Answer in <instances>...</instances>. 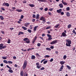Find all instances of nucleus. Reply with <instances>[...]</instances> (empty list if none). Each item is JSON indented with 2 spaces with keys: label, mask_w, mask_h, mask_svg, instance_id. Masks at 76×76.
<instances>
[{
  "label": "nucleus",
  "mask_w": 76,
  "mask_h": 76,
  "mask_svg": "<svg viewBox=\"0 0 76 76\" xmlns=\"http://www.w3.org/2000/svg\"><path fill=\"white\" fill-rule=\"evenodd\" d=\"M66 45L67 47H71L70 44H72V41L69 40V39H66Z\"/></svg>",
  "instance_id": "f257e3e1"
},
{
  "label": "nucleus",
  "mask_w": 76,
  "mask_h": 76,
  "mask_svg": "<svg viewBox=\"0 0 76 76\" xmlns=\"http://www.w3.org/2000/svg\"><path fill=\"white\" fill-rule=\"evenodd\" d=\"M27 61H26V60L25 61L23 64V69H26V66H27Z\"/></svg>",
  "instance_id": "f03ea898"
},
{
  "label": "nucleus",
  "mask_w": 76,
  "mask_h": 76,
  "mask_svg": "<svg viewBox=\"0 0 76 76\" xmlns=\"http://www.w3.org/2000/svg\"><path fill=\"white\" fill-rule=\"evenodd\" d=\"M57 43V40H55L51 42L50 44H51V45H53V44H56V43Z\"/></svg>",
  "instance_id": "7ed1b4c3"
},
{
  "label": "nucleus",
  "mask_w": 76,
  "mask_h": 76,
  "mask_svg": "<svg viewBox=\"0 0 76 76\" xmlns=\"http://www.w3.org/2000/svg\"><path fill=\"white\" fill-rule=\"evenodd\" d=\"M67 37V35L66 34V33L64 32H62V34L61 35V37Z\"/></svg>",
  "instance_id": "20e7f679"
},
{
  "label": "nucleus",
  "mask_w": 76,
  "mask_h": 76,
  "mask_svg": "<svg viewBox=\"0 0 76 76\" xmlns=\"http://www.w3.org/2000/svg\"><path fill=\"white\" fill-rule=\"evenodd\" d=\"M61 11H62V9H60L59 10H57L56 12L58 13H60L61 12Z\"/></svg>",
  "instance_id": "39448f33"
},
{
  "label": "nucleus",
  "mask_w": 76,
  "mask_h": 76,
  "mask_svg": "<svg viewBox=\"0 0 76 76\" xmlns=\"http://www.w3.org/2000/svg\"><path fill=\"white\" fill-rule=\"evenodd\" d=\"M30 24V23H26L24 24V26L26 27H28V26H29Z\"/></svg>",
  "instance_id": "423d86ee"
},
{
  "label": "nucleus",
  "mask_w": 76,
  "mask_h": 76,
  "mask_svg": "<svg viewBox=\"0 0 76 76\" xmlns=\"http://www.w3.org/2000/svg\"><path fill=\"white\" fill-rule=\"evenodd\" d=\"M61 2L63 4L65 5V6L67 5V3L64 2V1H63V0H62Z\"/></svg>",
  "instance_id": "0eeeda50"
},
{
  "label": "nucleus",
  "mask_w": 76,
  "mask_h": 76,
  "mask_svg": "<svg viewBox=\"0 0 76 76\" xmlns=\"http://www.w3.org/2000/svg\"><path fill=\"white\" fill-rule=\"evenodd\" d=\"M59 6L60 8H63V5L62 4H59Z\"/></svg>",
  "instance_id": "6e6552de"
},
{
  "label": "nucleus",
  "mask_w": 76,
  "mask_h": 76,
  "mask_svg": "<svg viewBox=\"0 0 76 76\" xmlns=\"http://www.w3.org/2000/svg\"><path fill=\"white\" fill-rule=\"evenodd\" d=\"M65 63V62L64 61H61L60 62V64H61V65H63Z\"/></svg>",
  "instance_id": "1a4fd4ad"
},
{
  "label": "nucleus",
  "mask_w": 76,
  "mask_h": 76,
  "mask_svg": "<svg viewBox=\"0 0 76 76\" xmlns=\"http://www.w3.org/2000/svg\"><path fill=\"white\" fill-rule=\"evenodd\" d=\"M29 6L31 7H35V5H34V4H29Z\"/></svg>",
  "instance_id": "9d476101"
},
{
  "label": "nucleus",
  "mask_w": 76,
  "mask_h": 76,
  "mask_svg": "<svg viewBox=\"0 0 76 76\" xmlns=\"http://www.w3.org/2000/svg\"><path fill=\"white\" fill-rule=\"evenodd\" d=\"M39 20H45V18L43 17H41L39 19Z\"/></svg>",
  "instance_id": "9b49d317"
},
{
  "label": "nucleus",
  "mask_w": 76,
  "mask_h": 76,
  "mask_svg": "<svg viewBox=\"0 0 76 76\" xmlns=\"http://www.w3.org/2000/svg\"><path fill=\"white\" fill-rule=\"evenodd\" d=\"M23 34H24L23 32H19L18 35H20V34L23 35Z\"/></svg>",
  "instance_id": "f8f14e48"
},
{
  "label": "nucleus",
  "mask_w": 76,
  "mask_h": 76,
  "mask_svg": "<svg viewBox=\"0 0 76 76\" xmlns=\"http://www.w3.org/2000/svg\"><path fill=\"white\" fill-rule=\"evenodd\" d=\"M16 11H17V12H21L22 11V10L20 9H17L16 10Z\"/></svg>",
  "instance_id": "ddd939ff"
},
{
  "label": "nucleus",
  "mask_w": 76,
  "mask_h": 76,
  "mask_svg": "<svg viewBox=\"0 0 76 76\" xmlns=\"http://www.w3.org/2000/svg\"><path fill=\"white\" fill-rule=\"evenodd\" d=\"M20 75L21 76H23V71H22L20 73Z\"/></svg>",
  "instance_id": "4468645a"
},
{
  "label": "nucleus",
  "mask_w": 76,
  "mask_h": 76,
  "mask_svg": "<svg viewBox=\"0 0 76 76\" xmlns=\"http://www.w3.org/2000/svg\"><path fill=\"white\" fill-rule=\"evenodd\" d=\"M35 56H34L33 55L31 57V59H32V60H34V59H35Z\"/></svg>",
  "instance_id": "2eb2a0df"
},
{
  "label": "nucleus",
  "mask_w": 76,
  "mask_h": 76,
  "mask_svg": "<svg viewBox=\"0 0 76 76\" xmlns=\"http://www.w3.org/2000/svg\"><path fill=\"white\" fill-rule=\"evenodd\" d=\"M30 42V41L29 40V39H28L26 41V43H27V44H29Z\"/></svg>",
  "instance_id": "dca6fc26"
},
{
  "label": "nucleus",
  "mask_w": 76,
  "mask_h": 76,
  "mask_svg": "<svg viewBox=\"0 0 76 76\" xmlns=\"http://www.w3.org/2000/svg\"><path fill=\"white\" fill-rule=\"evenodd\" d=\"M66 15L68 17H69V16H70V13L68 12L66 13Z\"/></svg>",
  "instance_id": "f3484780"
},
{
  "label": "nucleus",
  "mask_w": 76,
  "mask_h": 76,
  "mask_svg": "<svg viewBox=\"0 0 76 76\" xmlns=\"http://www.w3.org/2000/svg\"><path fill=\"white\" fill-rule=\"evenodd\" d=\"M39 14H37L36 15V19H39Z\"/></svg>",
  "instance_id": "a211bd4d"
},
{
  "label": "nucleus",
  "mask_w": 76,
  "mask_h": 76,
  "mask_svg": "<svg viewBox=\"0 0 76 76\" xmlns=\"http://www.w3.org/2000/svg\"><path fill=\"white\" fill-rule=\"evenodd\" d=\"M28 38L26 37L25 38H24L23 39V41H27V40H28Z\"/></svg>",
  "instance_id": "6ab92c4d"
},
{
  "label": "nucleus",
  "mask_w": 76,
  "mask_h": 76,
  "mask_svg": "<svg viewBox=\"0 0 76 76\" xmlns=\"http://www.w3.org/2000/svg\"><path fill=\"white\" fill-rule=\"evenodd\" d=\"M39 1L42 2H46L47 1L45 0H39Z\"/></svg>",
  "instance_id": "aec40b11"
},
{
  "label": "nucleus",
  "mask_w": 76,
  "mask_h": 76,
  "mask_svg": "<svg viewBox=\"0 0 76 76\" xmlns=\"http://www.w3.org/2000/svg\"><path fill=\"white\" fill-rule=\"evenodd\" d=\"M3 62L5 63H6V64H7V63H8V62H7V61L6 60H4L3 61Z\"/></svg>",
  "instance_id": "412c9836"
},
{
  "label": "nucleus",
  "mask_w": 76,
  "mask_h": 76,
  "mask_svg": "<svg viewBox=\"0 0 76 76\" xmlns=\"http://www.w3.org/2000/svg\"><path fill=\"white\" fill-rule=\"evenodd\" d=\"M63 67H64V66L63 65H62L60 68V69L63 70Z\"/></svg>",
  "instance_id": "4be33fe9"
},
{
  "label": "nucleus",
  "mask_w": 76,
  "mask_h": 76,
  "mask_svg": "<svg viewBox=\"0 0 76 76\" xmlns=\"http://www.w3.org/2000/svg\"><path fill=\"white\" fill-rule=\"evenodd\" d=\"M0 18L1 20H3L4 19V18L2 16H0Z\"/></svg>",
  "instance_id": "5701e85b"
},
{
  "label": "nucleus",
  "mask_w": 76,
  "mask_h": 76,
  "mask_svg": "<svg viewBox=\"0 0 76 76\" xmlns=\"http://www.w3.org/2000/svg\"><path fill=\"white\" fill-rule=\"evenodd\" d=\"M46 50H48V51H51V49H50V48H46Z\"/></svg>",
  "instance_id": "b1692460"
},
{
  "label": "nucleus",
  "mask_w": 76,
  "mask_h": 76,
  "mask_svg": "<svg viewBox=\"0 0 76 76\" xmlns=\"http://www.w3.org/2000/svg\"><path fill=\"white\" fill-rule=\"evenodd\" d=\"M8 71L10 73H13V70L12 69H9L8 70Z\"/></svg>",
  "instance_id": "393cba45"
},
{
  "label": "nucleus",
  "mask_w": 76,
  "mask_h": 76,
  "mask_svg": "<svg viewBox=\"0 0 76 76\" xmlns=\"http://www.w3.org/2000/svg\"><path fill=\"white\" fill-rule=\"evenodd\" d=\"M66 67H67L68 69H71V67L69 66V65H66Z\"/></svg>",
  "instance_id": "a878e982"
},
{
  "label": "nucleus",
  "mask_w": 76,
  "mask_h": 76,
  "mask_svg": "<svg viewBox=\"0 0 76 76\" xmlns=\"http://www.w3.org/2000/svg\"><path fill=\"white\" fill-rule=\"evenodd\" d=\"M11 41V40H10V39H8L7 43H8V44H10V43Z\"/></svg>",
  "instance_id": "bb28decb"
},
{
  "label": "nucleus",
  "mask_w": 76,
  "mask_h": 76,
  "mask_svg": "<svg viewBox=\"0 0 76 76\" xmlns=\"http://www.w3.org/2000/svg\"><path fill=\"white\" fill-rule=\"evenodd\" d=\"M37 27L36 26H35L34 29V31H37Z\"/></svg>",
  "instance_id": "cd10ccee"
},
{
  "label": "nucleus",
  "mask_w": 76,
  "mask_h": 76,
  "mask_svg": "<svg viewBox=\"0 0 76 76\" xmlns=\"http://www.w3.org/2000/svg\"><path fill=\"white\" fill-rule=\"evenodd\" d=\"M22 28H23L24 29V30H27V28L26 27L23 26Z\"/></svg>",
  "instance_id": "c85d7f7f"
},
{
  "label": "nucleus",
  "mask_w": 76,
  "mask_h": 76,
  "mask_svg": "<svg viewBox=\"0 0 76 76\" xmlns=\"http://www.w3.org/2000/svg\"><path fill=\"white\" fill-rule=\"evenodd\" d=\"M8 63H9L10 64H13V62L12 61H8Z\"/></svg>",
  "instance_id": "c756f323"
},
{
  "label": "nucleus",
  "mask_w": 76,
  "mask_h": 76,
  "mask_svg": "<svg viewBox=\"0 0 76 76\" xmlns=\"http://www.w3.org/2000/svg\"><path fill=\"white\" fill-rule=\"evenodd\" d=\"M41 67V66L38 65L37 66V69H40Z\"/></svg>",
  "instance_id": "7c9ffc66"
},
{
  "label": "nucleus",
  "mask_w": 76,
  "mask_h": 76,
  "mask_svg": "<svg viewBox=\"0 0 76 76\" xmlns=\"http://www.w3.org/2000/svg\"><path fill=\"white\" fill-rule=\"evenodd\" d=\"M67 58V56H66L65 55L64 56L63 58L64 60H65V59Z\"/></svg>",
  "instance_id": "2f4dec72"
},
{
  "label": "nucleus",
  "mask_w": 76,
  "mask_h": 76,
  "mask_svg": "<svg viewBox=\"0 0 76 76\" xmlns=\"http://www.w3.org/2000/svg\"><path fill=\"white\" fill-rule=\"evenodd\" d=\"M27 31H28V32H29V33H31V30L28 29L27 30Z\"/></svg>",
  "instance_id": "473e14b6"
},
{
  "label": "nucleus",
  "mask_w": 76,
  "mask_h": 76,
  "mask_svg": "<svg viewBox=\"0 0 76 76\" xmlns=\"http://www.w3.org/2000/svg\"><path fill=\"white\" fill-rule=\"evenodd\" d=\"M5 6H7V7H9V4L8 3H6V5Z\"/></svg>",
  "instance_id": "72a5a7b5"
},
{
  "label": "nucleus",
  "mask_w": 76,
  "mask_h": 76,
  "mask_svg": "<svg viewBox=\"0 0 76 76\" xmlns=\"http://www.w3.org/2000/svg\"><path fill=\"white\" fill-rule=\"evenodd\" d=\"M60 25L59 24H58L57 25H56L55 26V28H58V26Z\"/></svg>",
  "instance_id": "f704fd0d"
},
{
  "label": "nucleus",
  "mask_w": 76,
  "mask_h": 76,
  "mask_svg": "<svg viewBox=\"0 0 76 76\" xmlns=\"http://www.w3.org/2000/svg\"><path fill=\"white\" fill-rule=\"evenodd\" d=\"M45 58H49L50 57V56L49 55H46L45 56Z\"/></svg>",
  "instance_id": "c9c22d12"
},
{
  "label": "nucleus",
  "mask_w": 76,
  "mask_h": 76,
  "mask_svg": "<svg viewBox=\"0 0 76 76\" xmlns=\"http://www.w3.org/2000/svg\"><path fill=\"white\" fill-rule=\"evenodd\" d=\"M50 28H51V26H48L46 28V29H50Z\"/></svg>",
  "instance_id": "e433bc0d"
},
{
  "label": "nucleus",
  "mask_w": 76,
  "mask_h": 76,
  "mask_svg": "<svg viewBox=\"0 0 76 76\" xmlns=\"http://www.w3.org/2000/svg\"><path fill=\"white\" fill-rule=\"evenodd\" d=\"M7 46L6 45L5 46H3L2 47V48H3V49H4L5 48H6Z\"/></svg>",
  "instance_id": "4c0bfd02"
},
{
  "label": "nucleus",
  "mask_w": 76,
  "mask_h": 76,
  "mask_svg": "<svg viewBox=\"0 0 76 76\" xmlns=\"http://www.w3.org/2000/svg\"><path fill=\"white\" fill-rule=\"evenodd\" d=\"M47 36L49 37V38H51V35L50 34H47Z\"/></svg>",
  "instance_id": "58836bf2"
},
{
  "label": "nucleus",
  "mask_w": 76,
  "mask_h": 76,
  "mask_svg": "<svg viewBox=\"0 0 76 76\" xmlns=\"http://www.w3.org/2000/svg\"><path fill=\"white\" fill-rule=\"evenodd\" d=\"M3 45H3V44H0V47H1V48L3 47Z\"/></svg>",
  "instance_id": "ea45409f"
},
{
  "label": "nucleus",
  "mask_w": 76,
  "mask_h": 76,
  "mask_svg": "<svg viewBox=\"0 0 76 76\" xmlns=\"http://www.w3.org/2000/svg\"><path fill=\"white\" fill-rule=\"evenodd\" d=\"M47 62H48V61H45L43 62V64H46L47 63Z\"/></svg>",
  "instance_id": "a19ab883"
},
{
  "label": "nucleus",
  "mask_w": 76,
  "mask_h": 76,
  "mask_svg": "<svg viewBox=\"0 0 76 76\" xmlns=\"http://www.w3.org/2000/svg\"><path fill=\"white\" fill-rule=\"evenodd\" d=\"M71 26H72V25H71V24H69L68 25L67 27L68 28H70V27H71Z\"/></svg>",
  "instance_id": "79ce46f5"
},
{
  "label": "nucleus",
  "mask_w": 76,
  "mask_h": 76,
  "mask_svg": "<svg viewBox=\"0 0 76 76\" xmlns=\"http://www.w3.org/2000/svg\"><path fill=\"white\" fill-rule=\"evenodd\" d=\"M2 58L3 59H4V60H6V59H7V58L6 57H2Z\"/></svg>",
  "instance_id": "37998d69"
},
{
  "label": "nucleus",
  "mask_w": 76,
  "mask_h": 76,
  "mask_svg": "<svg viewBox=\"0 0 76 76\" xmlns=\"http://www.w3.org/2000/svg\"><path fill=\"white\" fill-rule=\"evenodd\" d=\"M53 39V38L52 37H49L48 38V40L50 41V40H51Z\"/></svg>",
  "instance_id": "c03bdc74"
},
{
  "label": "nucleus",
  "mask_w": 76,
  "mask_h": 76,
  "mask_svg": "<svg viewBox=\"0 0 76 76\" xmlns=\"http://www.w3.org/2000/svg\"><path fill=\"white\" fill-rule=\"evenodd\" d=\"M45 69V68L44 67H42L40 68L41 70H44Z\"/></svg>",
  "instance_id": "a18cd8bd"
},
{
  "label": "nucleus",
  "mask_w": 76,
  "mask_h": 76,
  "mask_svg": "<svg viewBox=\"0 0 76 76\" xmlns=\"http://www.w3.org/2000/svg\"><path fill=\"white\" fill-rule=\"evenodd\" d=\"M46 22V21L45 20H44L42 21V23H45Z\"/></svg>",
  "instance_id": "49530a36"
},
{
  "label": "nucleus",
  "mask_w": 76,
  "mask_h": 76,
  "mask_svg": "<svg viewBox=\"0 0 76 76\" xmlns=\"http://www.w3.org/2000/svg\"><path fill=\"white\" fill-rule=\"evenodd\" d=\"M33 18H36V15H35V14H33Z\"/></svg>",
  "instance_id": "de8ad7c7"
},
{
  "label": "nucleus",
  "mask_w": 76,
  "mask_h": 76,
  "mask_svg": "<svg viewBox=\"0 0 76 76\" xmlns=\"http://www.w3.org/2000/svg\"><path fill=\"white\" fill-rule=\"evenodd\" d=\"M37 45L38 47H40V46H41V44L38 43L37 44Z\"/></svg>",
  "instance_id": "09e8293b"
},
{
  "label": "nucleus",
  "mask_w": 76,
  "mask_h": 76,
  "mask_svg": "<svg viewBox=\"0 0 76 76\" xmlns=\"http://www.w3.org/2000/svg\"><path fill=\"white\" fill-rule=\"evenodd\" d=\"M39 38L41 39H42V41L44 40V38H43V37H39Z\"/></svg>",
  "instance_id": "8fccbe9b"
},
{
  "label": "nucleus",
  "mask_w": 76,
  "mask_h": 76,
  "mask_svg": "<svg viewBox=\"0 0 76 76\" xmlns=\"http://www.w3.org/2000/svg\"><path fill=\"white\" fill-rule=\"evenodd\" d=\"M36 56H37V57H39V55L38 54V53H37L36 54Z\"/></svg>",
  "instance_id": "3c124183"
},
{
  "label": "nucleus",
  "mask_w": 76,
  "mask_h": 76,
  "mask_svg": "<svg viewBox=\"0 0 76 76\" xmlns=\"http://www.w3.org/2000/svg\"><path fill=\"white\" fill-rule=\"evenodd\" d=\"M1 10H2L3 11H4V10H5V9H4V7H1Z\"/></svg>",
  "instance_id": "603ef678"
},
{
  "label": "nucleus",
  "mask_w": 76,
  "mask_h": 76,
  "mask_svg": "<svg viewBox=\"0 0 76 76\" xmlns=\"http://www.w3.org/2000/svg\"><path fill=\"white\" fill-rule=\"evenodd\" d=\"M60 13L61 15H64V12H61Z\"/></svg>",
  "instance_id": "864d4df0"
},
{
  "label": "nucleus",
  "mask_w": 76,
  "mask_h": 76,
  "mask_svg": "<svg viewBox=\"0 0 76 76\" xmlns=\"http://www.w3.org/2000/svg\"><path fill=\"white\" fill-rule=\"evenodd\" d=\"M45 11H47L48 10V8H45L44 9Z\"/></svg>",
  "instance_id": "5fc2aeb1"
},
{
  "label": "nucleus",
  "mask_w": 76,
  "mask_h": 76,
  "mask_svg": "<svg viewBox=\"0 0 76 76\" xmlns=\"http://www.w3.org/2000/svg\"><path fill=\"white\" fill-rule=\"evenodd\" d=\"M66 10L68 11L69 10H70V8L69 7H66Z\"/></svg>",
  "instance_id": "6e6d98bb"
},
{
  "label": "nucleus",
  "mask_w": 76,
  "mask_h": 76,
  "mask_svg": "<svg viewBox=\"0 0 76 76\" xmlns=\"http://www.w3.org/2000/svg\"><path fill=\"white\" fill-rule=\"evenodd\" d=\"M53 61V58H52L50 59V60L49 61H50V62H52Z\"/></svg>",
  "instance_id": "4d7b16f0"
},
{
  "label": "nucleus",
  "mask_w": 76,
  "mask_h": 76,
  "mask_svg": "<svg viewBox=\"0 0 76 76\" xmlns=\"http://www.w3.org/2000/svg\"><path fill=\"white\" fill-rule=\"evenodd\" d=\"M35 40H34V39H33V41H32L33 44H34V43H35Z\"/></svg>",
  "instance_id": "13d9d810"
},
{
  "label": "nucleus",
  "mask_w": 76,
  "mask_h": 76,
  "mask_svg": "<svg viewBox=\"0 0 76 76\" xmlns=\"http://www.w3.org/2000/svg\"><path fill=\"white\" fill-rule=\"evenodd\" d=\"M23 17H24V16L23 15H21V16L20 17V19H23Z\"/></svg>",
  "instance_id": "bf43d9fd"
},
{
  "label": "nucleus",
  "mask_w": 76,
  "mask_h": 76,
  "mask_svg": "<svg viewBox=\"0 0 76 76\" xmlns=\"http://www.w3.org/2000/svg\"><path fill=\"white\" fill-rule=\"evenodd\" d=\"M27 3V1H23V3Z\"/></svg>",
  "instance_id": "052dcab7"
},
{
  "label": "nucleus",
  "mask_w": 76,
  "mask_h": 76,
  "mask_svg": "<svg viewBox=\"0 0 76 76\" xmlns=\"http://www.w3.org/2000/svg\"><path fill=\"white\" fill-rule=\"evenodd\" d=\"M1 33H2L3 34H4V31H1Z\"/></svg>",
  "instance_id": "680f3d73"
},
{
  "label": "nucleus",
  "mask_w": 76,
  "mask_h": 76,
  "mask_svg": "<svg viewBox=\"0 0 76 76\" xmlns=\"http://www.w3.org/2000/svg\"><path fill=\"white\" fill-rule=\"evenodd\" d=\"M50 48H51V49H53V48H54V46H51Z\"/></svg>",
  "instance_id": "e2e57ef3"
},
{
  "label": "nucleus",
  "mask_w": 76,
  "mask_h": 76,
  "mask_svg": "<svg viewBox=\"0 0 76 76\" xmlns=\"http://www.w3.org/2000/svg\"><path fill=\"white\" fill-rule=\"evenodd\" d=\"M53 10V8H50L49 9V10L50 11H52Z\"/></svg>",
  "instance_id": "0e129e2a"
},
{
  "label": "nucleus",
  "mask_w": 76,
  "mask_h": 76,
  "mask_svg": "<svg viewBox=\"0 0 76 76\" xmlns=\"http://www.w3.org/2000/svg\"><path fill=\"white\" fill-rule=\"evenodd\" d=\"M21 50H22V51H25L26 52V50H23V49H22Z\"/></svg>",
  "instance_id": "69168bd1"
},
{
  "label": "nucleus",
  "mask_w": 76,
  "mask_h": 76,
  "mask_svg": "<svg viewBox=\"0 0 76 76\" xmlns=\"http://www.w3.org/2000/svg\"><path fill=\"white\" fill-rule=\"evenodd\" d=\"M44 60H45V59H43L42 60L41 62V63H42Z\"/></svg>",
  "instance_id": "338daca9"
},
{
  "label": "nucleus",
  "mask_w": 76,
  "mask_h": 76,
  "mask_svg": "<svg viewBox=\"0 0 76 76\" xmlns=\"http://www.w3.org/2000/svg\"><path fill=\"white\" fill-rule=\"evenodd\" d=\"M39 9L41 10H43V8L42 7H40Z\"/></svg>",
  "instance_id": "774afa93"
}]
</instances>
